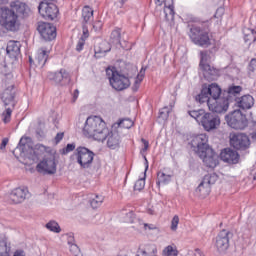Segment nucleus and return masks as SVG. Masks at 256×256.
<instances>
[{"instance_id":"54","label":"nucleus","mask_w":256,"mask_h":256,"mask_svg":"<svg viewBox=\"0 0 256 256\" xmlns=\"http://www.w3.org/2000/svg\"><path fill=\"white\" fill-rule=\"evenodd\" d=\"M13 256H26V255L24 250L18 249L14 252Z\"/></svg>"},{"instance_id":"59","label":"nucleus","mask_w":256,"mask_h":256,"mask_svg":"<svg viewBox=\"0 0 256 256\" xmlns=\"http://www.w3.org/2000/svg\"><path fill=\"white\" fill-rule=\"evenodd\" d=\"M9 0H0V5H5V3H8Z\"/></svg>"},{"instance_id":"30","label":"nucleus","mask_w":256,"mask_h":256,"mask_svg":"<svg viewBox=\"0 0 256 256\" xmlns=\"http://www.w3.org/2000/svg\"><path fill=\"white\" fill-rule=\"evenodd\" d=\"M94 51L95 55H105V53H109V51H111V44L107 41H103L95 47Z\"/></svg>"},{"instance_id":"28","label":"nucleus","mask_w":256,"mask_h":256,"mask_svg":"<svg viewBox=\"0 0 256 256\" xmlns=\"http://www.w3.org/2000/svg\"><path fill=\"white\" fill-rule=\"evenodd\" d=\"M253 105H255V99L251 95H244L238 101L240 109H251Z\"/></svg>"},{"instance_id":"14","label":"nucleus","mask_w":256,"mask_h":256,"mask_svg":"<svg viewBox=\"0 0 256 256\" xmlns=\"http://www.w3.org/2000/svg\"><path fill=\"white\" fill-rule=\"evenodd\" d=\"M207 105L212 113H227L229 110V98L210 99Z\"/></svg>"},{"instance_id":"55","label":"nucleus","mask_w":256,"mask_h":256,"mask_svg":"<svg viewBox=\"0 0 256 256\" xmlns=\"http://www.w3.org/2000/svg\"><path fill=\"white\" fill-rule=\"evenodd\" d=\"M7 143H9V139L8 138H4L2 140L1 145H0V149H5L7 147Z\"/></svg>"},{"instance_id":"61","label":"nucleus","mask_w":256,"mask_h":256,"mask_svg":"<svg viewBox=\"0 0 256 256\" xmlns=\"http://www.w3.org/2000/svg\"><path fill=\"white\" fill-rule=\"evenodd\" d=\"M163 113H165L163 110L160 111L161 117H163Z\"/></svg>"},{"instance_id":"58","label":"nucleus","mask_w":256,"mask_h":256,"mask_svg":"<svg viewBox=\"0 0 256 256\" xmlns=\"http://www.w3.org/2000/svg\"><path fill=\"white\" fill-rule=\"evenodd\" d=\"M119 7H123V5H125V3H127V0H119Z\"/></svg>"},{"instance_id":"44","label":"nucleus","mask_w":256,"mask_h":256,"mask_svg":"<svg viewBox=\"0 0 256 256\" xmlns=\"http://www.w3.org/2000/svg\"><path fill=\"white\" fill-rule=\"evenodd\" d=\"M70 251L74 256H83V254H81L79 246H77L76 244H70Z\"/></svg>"},{"instance_id":"2","label":"nucleus","mask_w":256,"mask_h":256,"mask_svg":"<svg viewBox=\"0 0 256 256\" xmlns=\"http://www.w3.org/2000/svg\"><path fill=\"white\" fill-rule=\"evenodd\" d=\"M84 137L88 139H94V141H99L103 143L109 135V127L103 118L99 116H89L82 129Z\"/></svg>"},{"instance_id":"29","label":"nucleus","mask_w":256,"mask_h":256,"mask_svg":"<svg viewBox=\"0 0 256 256\" xmlns=\"http://www.w3.org/2000/svg\"><path fill=\"white\" fill-rule=\"evenodd\" d=\"M2 101L6 107L10 105V107L13 109L15 107V94L9 92V90H5L2 93Z\"/></svg>"},{"instance_id":"21","label":"nucleus","mask_w":256,"mask_h":256,"mask_svg":"<svg viewBox=\"0 0 256 256\" xmlns=\"http://www.w3.org/2000/svg\"><path fill=\"white\" fill-rule=\"evenodd\" d=\"M173 178V171L169 168L161 169L157 172L156 185L161 187V185H169L171 179Z\"/></svg>"},{"instance_id":"22","label":"nucleus","mask_w":256,"mask_h":256,"mask_svg":"<svg viewBox=\"0 0 256 256\" xmlns=\"http://www.w3.org/2000/svg\"><path fill=\"white\" fill-rule=\"evenodd\" d=\"M110 41L111 43H115V45H121L124 49H127V46H123V43H127L129 38L125 39V31L121 28H115L110 34Z\"/></svg>"},{"instance_id":"3","label":"nucleus","mask_w":256,"mask_h":256,"mask_svg":"<svg viewBox=\"0 0 256 256\" xmlns=\"http://www.w3.org/2000/svg\"><path fill=\"white\" fill-rule=\"evenodd\" d=\"M106 75L112 89H115V91H125V89L131 87V80H129V77L117 71V68L115 67L109 66L106 69Z\"/></svg>"},{"instance_id":"19","label":"nucleus","mask_w":256,"mask_h":256,"mask_svg":"<svg viewBox=\"0 0 256 256\" xmlns=\"http://www.w3.org/2000/svg\"><path fill=\"white\" fill-rule=\"evenodd\" d=\"M220 159H222L224 163L237 165V163H239V153L231 148H225L220 153Z\"/></svg>"},{"instance_id":"6","label":"nucleus","mask_w":256,"mask_h":256,"mask_svg":"<svg viewBox=\"0 0 256 256\" xmlns=\"http://www.w3.org/2000/svg\"><path fill=\"white\" fill-rule=\"evenodd\" d=\"M73 157L82 169H89V167L93 165L95 153H93V151L89 150L87 147L79 146L76 148Z\"/></svg>"},{"instance_id":"50","label":"nucleus","mask_w":256,"mask_h":256,"mask_svg":"<svg viewBox=\"0 0 256 256\" xmlns=\"http://www.w3.org/2000/svg\"><path fill=\"white\" fill-rule=\"evenodd\" d=\"M63 137H65V133L64 132H59L56 134L54 141L57 144L61 143V141H63Z\"/></svg>"},{"instance_id":"27","label":"nucleus","mask_w":256,"mask_h":256,"mask_svg":"<svg viewBox=\"0 0 256 256\" xmlns=\"http://www.w3.org/2000/svg\"><path fill=\"white\" fill-rule=\"evenodd\" d=\"M243 40L246 45L251 46L256 41V30L251 28L243 29Z\"/></svg>"},{"instance_id":"63","label":"nucleus","mask_w":256,"mask_h":256,"mask_svg":"<svg viewBox=\"0 0 256 256\" xmlns=\"http://www.w3.org/2000/svg\"><path fill=\"white\" fill-rule=\"evenodd\" d=\"M253 180L256 181V174L254 175Z\"/></svg>"},{"instance_id":"35","label":"nucleus","mask_w":256,"mask_h":256,"mask_svg":"<svg viewBox=\"0 0 256 256\" xmlns=\"http://www.w3.org/2000/svg\"><path fill=\"white\" fill-rule=\"evenodd\" d=\"M56 83H63L64 79H69V72L65 69H61L59 72L55 74Z\"/></svg>"},{"instance_id":"11","label":"nucleus","mask_w":256,"mask_h":256,"mask_svg":"<svg viewBox=\"0 0 256 256\" xmlns=\"http://www.w3.org/2000/svg\"><path fill=\"white\" fill-rule=\"evenodd\" d=\"M230 145L238 151H245L249 149L251 140L243 133H232L230 134Z\"/></svg>"},{"instance_id":"34","label":"nucleus","mask_w":256,"mask_h":256,"mask_svg":"<svg viewBox=\"0 0 256 256\" xmlns=\"http://www.w3.org/2000/svg\"><path fill=\"white\" fill-rule=\"evenodd\" d=\"M205 113L206 112L203 109L188 111V114L190 115V117L195 119L197 123H201V120L203 119V116L205 115Z\"/></svg>"},{"instance_id":"48","label":"nucleus","mask_w":256,"mask_h":256,"mask_svg":"<svg viewBox=\"0 0 256 256\" xmlns=\"http://www.w3.org/2000/svg\"><path fill=\"white\" fill-rule=\"evenodd\" d=\"M243 88L241 86H233L229 88V93L232 95H237L242 91Z\"/></svg>"},{"instance_id":"43","label":"nucleus","mask_w":256,"mask_h":256,"mask_svg":"<svg viewBox=\"0 0 256 256\" xmlns=\"http://www.w3.org/2000/svg\"><path fill=\"white\" fill-rule=\"evenodd\" d=\"M0 256H9V252H7V242L0 241Z\"/></svg>"},{"instance_id":"53","label":"nucleus","mask_w":256,"mask_h":256,"mask_svg":"<svg viewBox=\"0 0 256 256\" xmlns=\"http://www.w3.org/2000/svg\"><path fill=\"white\" fill-rule=\"evenodd\" d=\"M147 213L148 215H157V210L152 206L151 208L147 209Z\"/></svg>"},{"instance_id":"23","label":"nucleus","mask_w":256,"mask_h":256,"mask_svg":"<svg viewBox=\"0 0 256 256\" xmlns=\"http://www.w3.org/2000/svg\"><path fill=\"white\" fill-rule=\"evenodd\" d=\"M158 5L164 3V15L166 21H173L175 19V5L173 0H157Z\"/></svg>"},{"instance_id":"49","label":"nucleus","mask_w":256,"mask_h":256,"mask_svg":"<svg viewBox=\"0 0 256 256\" xmlns=\"http://www.w3.org/2000/svg\"><path fill=\"white\" fill-rule=\"evenodd\" d=\"M93 29H94V31H101V29H103V22L100 20H96L93 23Z\"/></svg>"},{"instance_id":"37","label":"nucleus","mask_w":256,"mask_h":256,"mask_svg":"<svg viewBox=\"0 0 256 256\" xmlns=\"http://www.w3.org/2000/svg\"><path fill=\"white\" fill-rule=\"evenodd\" d=\"M46 229L49 231H52L53 233H61V227L59 226V223L56 221H50L46 224Z\"/></svg>"},{"instance_id":"1","label":"nucleus","mask_w":256,"mask_h":256,"mask_svg":"<svg viewBox=\"0 0 256 256\" xmlns=\"http://www.w3.org/2000/svg\"><path fill=\"white\" fill-rule=\"evenodd\" d=\"M33 153L32 161H38L39 157H43L42 161L36 166L38 173H44V175H55L57 173V162L53 148L37 144L33 149Z\"/></svg>"},{"instance_id":"45","label":"nucleus","mask_w":256,"mask_h":256,"mask_svg":"<svg viewBox=\"0 0 256 256\" xmlns=\"http://www.w3.org/2000/svg\"><path fill=\"white\" fill-rule=\"evenodd\" d=\"M145 79V70H141L135 79V84L140 85V83Z\"/></svg>"},{"instance_id":"56","label":"nucleus","mask_w":256,"mask_h":256,"mask_svg":"<svg viewBox=\"0 0 256 256\" xmlns=\"http://www.w3.org/2000/svg\"><path fill=\"white\" fill-rule=\"evenodd\" d=\"M143 145H144V151H147V149H149V141L145 140V139H141Z\"/></svg>"},{"instance_id":"32","label":"nucleus","mask_w":256,"mask_h":256,"mask_svg":"<svg viewBox=\"0 0 256 256\" xmlns=\"http://www.w3.org/2000/svg\"><path fill=\"white\" fill-rule=\"evenodd\" d=\"M163 256H178L179 250L175 244L166 246L162 251Z\"/></svg>"},{"instance_id":"40","label":"nucleus","mask_w":256,"mask_h":256,"mask_svg":"<svg viewBox=\"0 0 256 256\" xmlns=\"http://www.w3.org/2000/svg\"><path fill=\"white\" fill-rule=\"evenodd\" d=\"M13 113V110L11 108H7L3 115V122L4 123H10L11 122V115Z\"/></svg>"},{"instance_id":"5","label":"nucleus","mask_w":256,"mask_h":256,"mask_svg":"<svg viewBox=\"0 0 256 256\" xmlns=\"http://www.w3.org/2000/svg\"><path fill=\"white\" fill-rule=\"evenodd\" d=\"M0 25L7 31H17L19 28V16L9 8H1Z\"/></svg>"},{"instance_id":"41","label":"nucleus","mask_w":256,"mask_h":256,"mask_svg":"<svg viewBox=\"0 0 256 256\" xmlns=\"http://www.w3.org/2000/svg\"><path fill=\"white\" fill-rule=\"evenodd\" d=\"M145 189V179L141 178L136 181L134 185V190L135 191H143Z\"/></svg>"},{"instance_id":"8","label":"nucleus","mask_w":256,"mask_h":256,"mask_svg":"<svg viewBox=\"0 0 256 256\" xmlns=\"http://www.w3.org/2000/svg\"><path fill=\"white\" fill-rule=\"evenodd\" d=\"M217 179H219V176H217L215 173L206 174L203 177L201 183L195 189L196 197H200V199L209 197L211 193V185H215V183H217Z\"/></svg>"},{"instance_id":"4","label":"nucleus","mask_w":256,"mask_h":256,"mask_svg":"<svg viewBox=\"0 0 256 256\" xmlns=\"http://www.w3.org/2000/svg\"><path fill=\"white\" fill-rule=\"evenodd\" d=\"M188 35L192 43L199 47H210L212 41H215L209 29L199 26H192Z\"/></svg>"},{"instance_id":"47","label":"nucleus","mask_w":256,"mask_h":256,"mask_svg":"<svg viewBox=\"0 0 256 256\" xmlns=\"http://www.w3.org/2000/svg\"><path fill=\"white\" fill-rule=\"evenodd\" d=\"M71 151H75V144H67V146L62 149L63 155H67V153H71Z\"/></svg>"},{"instance_id":"57","label":"nucleus","mask_w":256,"mask_h":256,"mask_svg":"<svg viewBox=\"0 0 256 256\" xmlns=\"http://www.w3.org/2000/svg\"><path fill=\"white\" fill-rule=\"evenodd\" d=\"M78 98H79V90L76 89V90L74 91V93H73V99H74V101H77Z\"/></svg>"},{"instance_id":"16","label":"nucleus","mask_w":256,"mask_h":256,"mask_svg":"<svg viewBox=\"0 0 256 256\" xmlns=\"http://www.w3.org/2000/svg\"><path fill=\"white\" fill-rule=\"evenodd\" d=\"M231 239V232L229 230L223 229L218 233L216 236V242H215V247L219 253H225L227 249H229V243Z\"/></svg>"},{"instance_id":"64","label":"nucleus","mask_w":256,"mask_h":256,"mask_svg":"<svg viewBox=\"0 0 256 256\" xmlns=\"http://www.w3.org/2000/svg\"><path fill=\"white\" fill-rule=\"evenodd\" d=\"M23 139H27V138H25V137H22V138H21V140H20V142H21V141H23Z\"/></svg>"},{"instance_id":"60","label":"nucleus","mask_w":256,"mask_h":256,"mask_svg":"<svg viewBox=\"0 0 256 256\" xmlns=\"http://www.w3.org/2000/svg\"><path fill=\"white\" fill-rule=\"evenodd\" d=\"M250 65H256V59H252Z\"/></svg>"},{"instance_id":"13","label":"nucleus","mask_w":256,"mask_h":256,"mask_svg":"<svg viewBox=\"0 0 256 256\" xmlns=\"http://www.w3.org/2000/svg\"><path fill=\"white\" fill-rule=\"evenodd\" d=\"M199 158L202 159V163L208 169H215L219 165V155L213 148H208L201 154H198Z\"/></svg>"},{"instance_id":"20","label":"nucleus","mask_w":256,"mask_h":256,"mask_svg":"<svg viewBox=\"0 0 256 256\" xmlns=\"http://www.w3.org/2000/svg\"><path fill=\"white\" fill-rule=\"evenodd\" d=\"M105 141L108 149L115 150L121 147V135H119V132L109 130V128Z\"/></svg>"},{"instance_id":"17","label":"nucleus","mask_w":256,"mask_h":256,"mask_svg":"<svg viewBox=\"0 0 256 256\" xmlns=\"http://www.w3.org/2000/svg\"><path fill=\"white\" fill-rule=\"evenodd\" d=\"M200 125H202L205 131H213L221 125V119L219 116H215L211 113H205L201 119Z\"/></svg>"},{"instance_id":"18","label":"nucleus","mask_w":256,"mask_h":256,"mask_svg":"<svg viewBox=\"0 0 256 256\" xmlns=\"http://www.w3.org/2000/svg\"><path fill=\"white\" fill-rule=\"evenodd\" d=\"M27 193H29V190H27L26 188H23V187L15 188L8 195V201L9 203H13L14 205L23 203V201L27 199Z\"/></svg>"},{"instance_id":"7","label":"nucleus","mask_w":256,"mask_h":256,"mask_svg":"<svg viewBox=\"0 0 256 256\" xmlns=\"http://www.w3.org/2000/svg\"><path fill=\"white\" fill-rule=\"evenodd\" d=\"M221 97V87L216 83L210 85L204 84L201 92L196 96L198 103H207L211 99H219Z\"/></svg>"},{"instance_id":"24","label":"nucleus","mask_w":256,"mask_h":256,"mask_svg":"<svg viewBox=\"0 0 256 256\" xmlns=\"http://www.w3.org/2000/svg\"><path fill=\"white\" fill-rule=\"evenodd\" d=\"M51 53V44L47 46H43L38 50V54L36 57V63L39 67H45V63H47V59H49V54Z\"/></svg>"},{"instance_id":"10","label":"nucleus","mask_w":256,"mask_h":256,"mask_svg":"<svg viewBox=\"0 0 256 256\" xmlns=\"http://www.w3.org/2000/svg\"><path fill=\"white\" fill-rule=\"evenodd\" d=\"M37 31L44 41H54L57 38V27L49 22H39Z\"/></svg>"},{"instance_id":"62","label":"nucleus","mask_w":256,"mask_h":256,"mask_svg":"<svg viewBox=\"0 0 256 256\" xmlns=\"http://www.w3.org/2000/svg\"><path fill=\"white\" fill-rule=\"evenodd\" d=\"M29 61H30V63H33V58L30 57V58H29Z\"/></svg>"},{"instance_id":"52","label":"nucleus","mask_w":256,"mask_h":256,"mask_svg":"<svg viewBox=\"0 0 256 256\" xmlns=\"http://www.w3.org/2000/svg\"><path fill=\"white\" fill-rule=\"evenodd\" d=\"M82 31H83V39L85 40V39H87V37H89V29L87 28V26H83V28H82Z\"/></svg>"},{"instance_id":"31","label":"nucleus","mask_w":256,"mask_h":256,"mask_svg":"<svg viewBox=\"0 0 256 256\" xmlns=\"http://www.w3.org/2000/svg\"><path fill=\"white\" fill-rule=\"evenodd\" d=\"M200 69H201L205 79H211V77H213L214 75H217V69L211 67V65H209V64L200 66Z\"/></svg>"},{"instance_id":"51","label":"nucleus","mask_w":256,"mask_h":256,"mask_svg":"<svg viewBox=\"0 0 256 256\" xmlns=\"http://www.w3.org/2000/svg\"><path fill=\"white\" fill-rule=\"evenodd\" d=\"M83 47H85V40L81 38L76 45V51L78 52L83 51Z\"/></svg>"},{"instance_id":"25","label":"nucleus","mask_w":256,"mask_h":256,"mask_svg":"<svg viewBox=\"0 0 256 256\" xmlns=\"http://www.w3.org/2000/svg\"><path fill=\"white\" fill-rule=\"evenodd\" d=\"M6 53L12 59H17L21 55V42L10 40L6 47Z\"/></svg>"},{"instance_id":"33","label":"nucleus","mask_w":256,"mask_h":256,"mask_svg":"<svg viewBox=\"0 0 256 256\" xmlns=\"http://www.w3.org/2000/svg\"><path fill=\"white\" fill-rule=\"evenodd\" d=\"M82 19L85 23H89L93 19V8L86 5L82 8Z\"/></svg>"},{"instance_id":"38","label":"nucleus","mask_w":256,"mask_h":256,"mask_svg":"<svg viewBox=\"0 0 256 256\" xmlns=\"http://www.w3.org/2000/svg\"><path fill=\"white\" fill-rule=\"evenodd\" d=\"M118 125L122 129H131V127H133V125H135V123L133 122V120H131L129 118H124V119L120 120Z\"/></svg>"},{"instance_id":"36","label":"nucleus","mask_w":256,"mask_h":256,"mask_svg":"<svg viewBox=\"0 0 256 256\" xmlns=\"http://www.w3.org/2000/svg\"><path fill=\"white\" fill-rule=\"evenodd\" d=\"M104 198L103 196L96 195L94 198L91 199L90 205L92 209H97L103 205Z\"/></svg>"},{"instance_id":"9","label":"nucleus","mask_w":256,"mask_h":256,"mask_svg":"<svg viewBox=\"0 0 256 256\" xmlns=\"http://www.w3.org/2000/svg\"><path fill=\"white\" fill-rule=\"evenodd\" d=\"M225 121L232 129H245L248 125L247 116L241 110H235L226 115Z\"/></svg>"},{"instance_id":"46","label":"nucleus","mask_w":256,"mask_h":256,"mask_svg":"<svg viewBox=\"0 0 256 256\" xmlns=\"http://www.w3.org/2000/svg\"><path fill=\"white\" fill-rule=\"evenodd\" d=\"M144 231H157V226L155 224L143 223Z\"/></svg>"},{"instance_id":"12","label":"nucleus","mask_w":256,"mask_h":256,"mask_svg":"<svg viewBox=\"0 0 256 256\" xmlns=\"http://www.w3.org/2000/svg\"><path fill=\"white\" fill-rule=\"evenodd\" d=\"M38 11L43 19H48L49 21L57 19V15H59V8L57 5L48 2H41L38 6Z\"/></svg>"},{"instance_id":"39","label":"nucleus","mask_w":256,"mask_h":256,"mask_svg":"<svg viewBox=\"0 0 256 256\" xmlns=\"http://www.w3.org/2000/svg\"><path fill=\"white\" fill-rule=\"evenodd\" d=\"M207 61H209V53H207V51H201L200 52V63H199V67H203L205 65H209L207 63Z\"/></svg>"},{"instance_id":"15","label":"nucleus","mask_w":256,"mask_h":256,"mask_svg":"<svg viewBox=\"0 0 256 256\" xmlns=\"http://www.w3.org/2000/svg\"><path fill=\"white\" fill-rule=\"evenodd\" d=\"M208 143L209 137H207L206 134H198L193 136L191 140V145L194 149H196L197 155H200L208 149H211Z\"/></svg>"},{"instance_id":"42","label":"nucleus","mask_w":256,"mask_h":256,"mask_svg":"<svg viewBox=\"0 0 256 256\" xmlns=\"http://www.w3.org/2000/svg\"><path fill=\"white\" fill-rule=\"evenodd\" d=\"M178 227H179V216L175 215L171 220L170 229L171 231H177Z\"/></svg>"},{"instance_id":"26","label":"nucleus","mask_w":256,"mask_h":256,"mask_svg":"<svg viewBox=\"0 0 256 256\" xmlns=\"http://www.w3.org/2000/svg\"><path fill=\"white\" fill-rule=\"evenodd\" d=\"M11 7L13 9L12 11H16L21 17H29V14L31 13V8L23 2L15 1L11 4Z\"/></svg>"}]
</instances>
